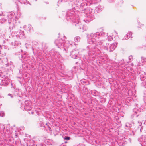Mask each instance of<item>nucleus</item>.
Wrapping results in <instances>:
<instances>
[{"mask_svg": "<svg viewBox=\"0 0 146 146\" xmlns=\"http://www.w3.org/2000/svg\"><path fill=\"white\" fill-rule=\"evenodd\" d=\"M89 39L88 40V43L92 45V47L91 46H88V47L91 49H90L89 52L88 54V55L91 54H96V55H106L104 53L105 52H104L102 49L101 50L98 49L99 46L98 45L102 44V42L101 41V40H98L93 38H88Z\"/></svg>", "mask_w": 146, "mask_h": 146, "instance_id": "f257e3e1", "label": "nucleus"}, {"mask_svg": "<svg viewBox=\"0 0 146 146\" xmlns=\"http://www.w3.org/2000/svg\"><path fill=\"white\" fill-rule=\"evenodd\" d=\"M66 19L68 22L75 23V26L78 29H80L82 27L81 22H80L78 16L75 14L73 9L67 11L66 14Z\"/></svg>", "mask_w": 146, "mask_h": 146, "instance_id": "f03ea898", "label": "nucleus"}, {"mask_svg": "<svg viewBox=\"0 0 146 146\" xmlns=\"http://www.w3.org/2000/svg\"><path fill=\"white\" fill-rule=\"evenodd\" d=\"M82 14L85 18L84 21L86 23L90 21L94 18V10L90 8L87 9L83 12Z\"/></svg>", "mask_w": 146, "mask_h": 146, "instance_id": "7ed1b4c3", "label": "nucleus"}, {"mask_svg": "<svg viewBox=\"0 0 146 146\" xmlns=\"http://www.w3.org/2000/svg\"><path fill=\"white\" fill-rule=\"evenodd\" d=\"M108 35V33L104 32L101 33L96 32L94 33H91L90 34H88L87 37L88 38H93L98 40L101 39L102 37H106Z\"/></svg>", "mask_w": 146, "mask_h": 146, "instance_id": "20e7f679", "label": "nucleus"}, {"mask_svg": "<svg viewBox=\"0 0 146 146\" xmlns=\"http://www.w3.org/2000/svg\"><path fill=\"white\" fill-rule=\"evenodd\" d=\"M12 29L13 30V32L15 34L17 37L20 38L24 36L23 32L21 30H18L17 26H13Z\"/></svg>", "mask_w": 146, "mask_h": 146, "instance_id": "39448f33", "label": "nucleus"}, {"mask_svg": "<svg viewBox=\"0 0 146 146\" xmlns=\"http://www.w3.org/2000/svg\"><path fill=\"white\" fill-rule=\"evenodd\" d=\"M117 43V42H116L110 44L109 45V44H108V48L106 47V46H104L103 47H102V48L106 52L108 51L109 50L110 52L113 51L116 47Z\"/></svg>", "mask_w": 146, "mask_h": 146, "instance_id": "423d86ee", "label": "nucleus"}, {"mask_svg": "<svg viewBox=\"0 0 146 146\" xmlns=\"http://www.w3.org/2000/svg\"><path fill=\"white\" fill-rule=\"evenodd\" d=\"M5 15V16H6V18H8V21L9 24H12L13 25L14 23H16V20L14 19L13 17V16L15 15L14 12H11L7 13V15Z\"/></svg>", "mask_w": 146, "mask_h": 146, "instance_id": "0eeeda50", "label": "nucleus"}, {"mask_svg": "<svg viewBox=\"0 0 146 146\" xmlns=\"http://www.w3.org/2000/svg\"><path fill=\"white\" fill-rule=\"evenodd\" d=\"M65 40L59 38L55 41L56 45L59 48H62L64 47V44Z\"/></svg>", "mask_w": 146, "mask_h": 146, "instance_id": "6e6552de", "label": "nucleus"}, {"mask_svg": "<svg viewBox=\"0 0 146 146\" xmlns=\"http://www.w3.org/2000/svg\"><path fill=\"white\" fill-rule=\"evenodd\" d=\"M76 44L74 42H71L69 41H65L64 44V48L65 51H66V48L67 49L69 47H71L74 45L76 46Z\"/></svg>", "mask_w": 146, "mask_h": 146, "instance_id": "1a4fd4ad", "label": "nucleus"}, {"mask_svg": "<svg viewBox=\"0 0 146 146\" xmlns=\"http://www.w3.org/2000/svg\"><path fill=\"white\" fill-rule=\"evenodd\" d=\"M32 50L34 54H39L41 51L39 48V45H37L35 46H33L32 47Z\"/></svg>", "mask_w": 146, "mask_h": 146, "instance_id": "9d476101", "label": "nucleus"}, {"mask_svg": "<svg viewBox=\"0 0 146 146\" xmlns=\"http://www.w3.org/2000/svg\"><path fill=\"white\" fill-rule=\"evenodd\" d=\"M87 8L86 3H82L80 4V9L82 14L83 13V12L87 9Z\"/></svg>", "mask_w": 146, "mask_h": 146, "instance_id": "9b49d317", "label": "nucleus"}, {"mask_svg": "<svg viewBox=\"0 0 146 146\" xmlns=\"http://www.w3.org/2000/svg\"><path fill=\"white\" fill-rule=\"evenodd\" d=\"M23 28L25 30H26L27 32H30L33 29V27L30 24H28L27 25H25L23 26Z\"/></svg>", "mask_w": 146, "mask_h": 146, "instance_id": "f8f14e48", "label": "nucleus"}, {"mask_svg": "<svg viewBox=\"0 0 146 146\" xmlns=\"http://www.w3.org/2000/svg\"><path fill=\"white\" fill-rule=\"evenodd\" d=\"M10 82V80L8 79L5 78L4 80H3L1 83V85L4 86H7L8 85Z\"/></svg>", "mask_w": 146, "mask_h": 146, "instance_id": "ddd939ff", "label": "nucleus"}, {"mask_svg": "<svg viewBox=\"0 0 146 146\" xmlns=\"http://www.w3.org/2000/svg\"><path fill=\"white\" fill-rule=\"evenodd\" d=\"M132 33L131 32H128L125 35L124 37L122 39V40H125L129 38L131 36Z\"/></svg>", "mask_w": 146, "mask_h": 146, "instance_id": "4468645a", "label": "nucleus"}, {"mask_svg": "<svg viewBox=\"0 0 146 146\" xmlns=\"http://www.w3.org/2000/svg\"><path fill=\"white\" fill-rule=\"evenodd\" d=\"M20 43L18 41H14L11 42V44L14 46H18Z\"/></svg>", "mask_w": 146, "mask_h": 146, "instance_id": "2eb2a0df", "label": "nucleus"}, {"mask_svg": "<svg viewBox=\"0 0 146 146\" xmlns=\"http://www.w3.org/2000/svg\"><path fill=\"white\" fill-rule=\"evenodd\" d=\"M28 145L29 146H36V145L34 143L33 140H31L28 143L27 145Z\"/></svg>", "mask_w": 146, "mask_h": 146, "instance_id": "dca6fc26", "label": "nucleus"}, {"mask_svg": "<svg viewBox=\"0 0 146 146\" xmlns=\"http://www.w3.org/2000/svg\"><path fill=\"white\" fill-rule=\"evenodd\" d=\"M102 8L100 5H98L96 7L95 9V11H96L97 13L100 12V11H102Z\"/></svg>", "mask_w": 146, "mask_h": 146, "instance_id": "f3484780", "label": "nucleus"}, {"mask_svg": "<svg viewBox=\"0 0 146 146\" xmlns=\"http://www.w3.org/2000/svg\"><path fill=\"white\" fill-rule=\"evenodd\" d=\"M132 125L129 123H127L125 124V129H129L132 127Z\"/></svg>", "mask_w": 146, "mask_h": 146, "instance_id": "a211bd4d", "label": "nucleus"}, {"mask_svg": "<svg viewBox=\"0 0 146 146\" xmlns=\"http://www.w3.org/2000/svg\"><path fill=\"white\" fill-rule=\"evenodd\" d=\"M138 141L141 142L140 144L142 146H146V141H141V139H138Z\"/></svg>", "mask_w": 146, "mask_h": 146, "instance_id": "6ab92c4d", "label": "nucleus"}, {"mask_svg": "<svg viewBox=\"0 0 146 146\" xmlns=\"http://www.w3.org/2000/svg\"><path fill=\"white\" fill-rule=\"evenodd\" d=\"M42 47L43 50H46L48 48V44L45 43H43L42 44Z\"/></svg>", "mask_w": 146, "mask_h": 146, "instance_id": "aec40b11", "label": "nucleus"}, {"mask_svg": "<svg viewBox=\"0 0 146 146\" xmlns=\"http://www.w3.org/2000/svg\"><path fill=\"white\" fill-rule=\"evenodd\" d=\"M24 108L25 110L28 111L30 110H31V106H24V107H21V109Z\"/></svg>", "mask_w": 146, "mask_h": 146, "instance_id": "412c9836", "label": "nucleus"}, {"mask_svg": "<svg viewBox=\"0 0 146 146\" xmlns=\"http://www.w3.org/2000/svg\"><path fill=\"white\" fill-rule=\"evenodd\" d=\"M6 17L4 18H2L0 19V23L3 24L5 23L7 21V19Z\"/></svg>", "mask_w": 146, "mask_h": 146, "instance_id": "4be33fe9", "label": "nucleus"}, {"mask_svg": "<svg viewBox=\"0 0 146 146\" xmlns=\"http://www.w3.org/2000/svg\"><path fill=\"white\" fill-rule=\"evenodd\" d=\"M80 40V38L79 36H76L74 38V40L76 42H79Z\"/></svg>", "mask_w": 146, "mask_h": 146, "instance_id": "5701e85b", "label": "nucleus"}, {"mask_svg": "<svg viewBox=\"0 0 146 146\" xmlns=\"http://www.w3.org/2000/svg\"><path fill=\"white\" fill-rule=\"evenodd\" d=\"M25 105L24 106H31V102L29 101L26 100L25 102Z\"/></svg>", "mask_w": 146, "mask_h": 146, "instance_id": "b1692460", "label": "nucleus"}, {"mask_svg": "<svg viewBox=\"0 0 146 146\" xmlns=\"http://www.w3.org/2000/svg\"><path fill=\"white\" fill-rule=\"evenodd\" d=\"M78 53V51H76L75 50H73L72 52H71V54L72 55H76Z\"/></svg>", "mask_w": 146, "mask_h": 146, "instance_id": "393cba45", "label": "nucleus"}, {"mask_svg": "<svg viewBox=\"0 0 146 146\" xmlns=\"http://www.w3.org/2000/svg\"><path fill=\"white\" fill-rule=\"evenodd\" d=\"M67 74L68 77H71L72 76L73 73L72 72H68Z\"/></svg>", "mask_w": 146, "mask_h": 146, "instance_id": "a878e982", "label": "nucleus"}, {"mask_svg": "<svg viewBox=\"0 0 146 146\" xmlns=\"http://www.w3.org/2000/svg\"><path fill=\"white\" fill-rule=\"evenodd\" d=\"M141 85L142 86H144L145 88H146V82L144 81L141 84Z\"/></svg>", "mask_w": 146, "mask_h": 146, "instance_id": "bb28decb", "label": "nucleus"}, {"mask_svg": "<svg viewBox=\"0 0 146 146\" xmlns=\"http://www.w3.org/2000/svg\"><path fill=\"white\" fill-rule=\"evenodd\" d=\"M112 66L113 67H114L115 69L117 68V67H119V65L117 64H112Z\"/></svg>", "mask_w": 146, "mask_h": 146, "instance_id": "cd10ccee", "label": "nucleus"}, {"mask_svg": "<svg viewBox=\"0 0 146 146\" xmlns=\"http://www.w3.org/2000/svg\"><path fill=\"white\" fill-rule=\"evenodd\" d=\"M5 115V113L3 111H0V116L3 117Z\"/></svg>", "mask_w": 146, "mask_h": 146, "instance_id": "c85d7f7f", "label": "nucleus"}, {"mask_svg": "<svg viewBox=\"0 0 146 146\" xmlns=\"http://www.w3.org/2000/svg\"><path fill=\"white\" fill-rule=\"evenodd\" d=\"M92 94L94 96H96L97 95V92L96 91H94L92 92Z\"/></svg>", "mask_w": 146, "mask_h": 146, "instance_id": "c756f323", "label": "nucleus"}, {"mask_svg": "<svg viewBox=\"0 0 146 146\" xmlns=\"http://www.w3.org/2000/svg\"><path fill=\"white\" fill-rule=\"evenodd\" d=\"M108 40L111 41L113 40V38L111 36H109L108 37Z\"/></svg>", "mask_w": 146, "mask_h": 146, "instance_id": "7c9ffc66", "label": "nucleus"}, {"mask_svg": "<svg viewBox=\"0 0 146 146\" xmlns=\"http://www.w3.org/2000/svg\"><path fill=\"white\" fill-rule=\"evenodd\" d=\"M140 78L141 81L143 80L145 78V76H143L141 75L140 76Z\"/></svg>", "mask_w": 146, "mask_h": 146, "instance_id": "2f4dec72", "label": "nucleus"}, {"mask_svg": "<svg viewBox=\"0 0 146 146\" xmlns=\"http://www.w3.org/2000/svg\"><path fill=\"white\" fill-rule=\"evenodd\" d=\"M68 1L69 0H59L58 3H60L61 2H65Z\"/></svg>", "mask_w": 146, "mask_h": 146, "instance_id": "473e14b6", "label": "nucleus"}, {"mask_svg": "<svg viewBox=\"0 0 146 146\" xmlns=\"http://www.w3.org/2000/svg\"><path fill=\"white\" fill-rule=\"evenodd\" d=\"M23 3H24V4H29V5H31L29 3L28 1L26 0H25L23 1Z\"/></svg>", "mask_w": 146, "mask_h": 146, "instance_id": "72a5a7b5", "label": "nucleus"}, {"mask_svg": "<svg viewBox=\"0 0 146 146\" xmlns=\"http://www.w3.org/2000/svg\"><path fill=\"white\" fill-rule=\"evenodd\" d=\"M71 57L73 58L76 59L77 58H78V55H72Z\"/></svg>", "mask_w": 146, "mask_h": 146, "instance_id": "f704fd0d", "label": "nucleus"}, {"mask_svg": "<svg viewBox=\"0 0 146 146\" xmlns=\"http://www.w3.org/2000/svg\"><path fill=\"white\" fill-rule=\"evenodd\" d=\"M4 61H6L7 62L8 60L7 58L6 57H4V58H3L2 61L3 62Z\"/></svg>", "mask_w": 146, "mask_h": 146, "instance_id": "c9c22d12", "label": "nucleus"}, {"mask_svg": "<svg viewBox=\"0 0 146 146\" xmlns=\"http://www.w3.org/2000/svg\"><path fill=\"white\" fill-rule=\"evenodd\" d=\"M17 13H17L18 16H15V17L17 19H18V18H19L20 17V16L21 15V14L20 13H19V12H18Z\"/></svg>", "mask_w": 146, "mask_h": 146, "instance_id": "e433bc0d", "label": "nucleus"}, {"mask_svg": "<svg viewBox=\"0 0 146 146\" xmlns=\"http://www.w3.org/2000/svg\"><path fill=\"white\" fill-rule=\"evenodd\" d=\"M8 96H10L11 98H13L14 97V95L12 94L9 93L8 94Z\"/></svg>", "mask_w": 146, "mask_h": 146, "instance_id": "4c0bfd02", "label": "nucleus"}, {"mask_svg": "<svg viewBox=\"0 0 146 146\" xmlns=\"http://www.w3.org/2000/svg\"><path fill=\"white\" fill-rule=\"evenodd\" d=\"M10 64H9V63H7V64H5L6 66L7 67L8 66H9V65H13L12 63L11 62V61H10ZM12 66H13V65H12Z\"/></svg>", "mask_w": 146, "mask_h": 146, "instance_id": "58836bf2", "label": "nucleus"}, {"mask_svg": "<svg viewBox=\"0 0 146 146\" xmlns=\"http://www.w3.org/2000/svg\"><path fill=\"white\" fill-rule=\"evenodd\" d=\"M15 0H14V1L15 2V3H16V5L17 6L18 2L19 3V2H20L19 0H17V1H15Z\"/></svg>", "mask_w": 146, "mask_h": 146, "instance_id": "ea45409f", "label": "nucleus"}, {"mask_svg": "<svg viewBox=\"0 0 146 146\" xmlns=\"http://www.w3.org/2000/svg\"><path fill=\"white\" fill-rule=\"evenodd\" d=\"M64 139L66 140H69L70 139V138L68 137H66L64 138Z\"/></svg>", "mask_w": 146, "mask_h": 146, "instance_id": "a19ab883", "label": "nucleus"}, {"mask_svg": "<svg viewBox=\"0 0 146 146\" xmlns=\"http://www.w3.org/2000/svg\"><path fill=\"white\" fill-rule=\"evenodd\" d=\"M3 15L4 16H5V15H3V13L2 11H0V16Z\"/></svg>", "mask_w": 146, "mask_h": 146, "instance_id": "79ce46f5", "label": "nucleus"}, {"mask_svg": "<svg viewBox=\"0 0 146 146\" xmlns=\"http://www.w3.org/2000/svg\"><path fill=\"white\" fill-rule=\"evenodd\" d=\"M119 145H124V143H123V142H120L119 144Z\"/></svg>", "mask_w": 146, "mask_h": 146, "instance_id": "37998d69", "label": "nucleus"}, {"mask_svg": "<svg viewBox=\"0 0 146 146\" xmlns=\"http://www.w3.org/2000/svg\"><path fill=\"white\" fill-rule=\"evenodd\" d=\"M25 47H26V48L27 49L29 47V45L28 44L26 43L25 44Z\"/></svg>", "mask_w": 146, "mask_h": 146, "instance_id": "c03bdc74", "label": "nucleus"}, {"mask_svg": "<svg viewBox=\"0 0 146 146\" xmlns=\"http://www.w3.org/2000/svg\"><path fill=\"white\" fill-rule=\"evenodd\" d=\"M53 55H59V54L58 52H55L53 54Z\"/></svg>", "mask_w": 146, "mask_h": 146, "instance_id": "a18cd8bd", "label": "nucleus"}, {"mask_svg": "<svg viewBox=\"0 0 146 146\" xmlns=\"http://www.w3.org/2000/svg\"><path fill=\"white\" fill-rule=\"evenodd\" d=\"M132 55H130L129 57V59L131 60V59L132 58Z\"/></svg>", "mask_w": 146, "mask_h": 146, "instance_id": "49530a36", "label": "nucleus"}, {"mask_svg": "<svg viewBox=\"0 0 146 146\" xmlns=\"http://www.w3.org/2000/svg\"><path fill=\"white\" fill-rule=\"evenodd\" d=\"M40 146H46V145H45V144L44 143H42L40 145Z\"/></svg>", "mask_w": 146, "mask_h": 146, "instance_id": "de8ad7c7", "label": "nucleus"}, {"mask_svg": "<svg viewBox=\"0 0 146 146\" xmlns=\"http://www.w3.org/2000/svg\"><path fill=\"white\" fill-rule=\"evenodd\" d=\"M127 139L129 142L131 143V139L130 138H128Z\"/></svg>", "mask_w": 146, "mask_h": 146, "instance_id": "09e8293b", "label": "nucleus"}, {"mask_svg": "<svg viewBox=\"0 0 146 146\" xmlns=\"http://www.w3.org/2000/svg\"><path fill=\"white\" fill-rule=\"evenodd\" d=\"M115 0H109V1L110 2H111L115 1Z\"/></svg>", "mask_w": 146, "mask_h": 146, "instance_id": "8fccbe9b", "label": "nucleus"}, {"mask_svg": "<svg viewBox=\"0 0 146 146\" xmlns=\"http://www.w3.org/2000/svg\"><path fill=\"white\" fill-rule=\"evenodd\" d=\"M27 54V52H25L22 55H26Z\"/></svg>", "mask_w": 146, "mask_h": 146, "instance_id": "3c124183", "label": "nucleus"}, {"mask_svg": "<svg viewBox=\"0 0 146 146\" xmlns=\"http://www.w3.org/2000/svg\"><path fill=\"white\" fill-rule=\"evenodd\" d=\"M2 55H0V60L2 59Z\"/></svg>", "mask_w": 146, "mask_h": 146, "instance_id": "603ef678", "label": "nucleus"}, {"mask_svg": "<svg viewBox=\"0 0 146 146\" xmlns=\"http://www.w3.org/2000/svg\"><path fill=\"white\" fill-rule=\"evenodd\" d=\"M48 128H49V130L50 131H51V128H50V127H48Z\"/></svg>", "mask_w": 146, "mask_h": 146, "instance_id": "864d4df0", "label": "nucleus"}, {"mask_svg": "<svg viewBox=\"0 0 146 146\" xmlns=\"http://www.w3.org/2000/svg\"><path fill=\"white\" fill-rule=\"evenodd\" d=\"M3 132L4 131V129L5 128V127H4V126H3Z\"/></svg>", "mask_w": 146, "mask_h": 146, "instance_id": "5fc2aeb1", "label": "nucleus"}, {"mask_svg": "<svg viewBox=\"0 0 146 146\" xmlns=\"http://www.w3.org/2000/svg\"><path fill=\"white\" fill-rule=\"evenodd\" d=\"M143 47H144V50L146 49V46H143Z\"/></svg>", "mask_w": 146, "mask_h": 146, "instance_id": "6e6d98bb", "label": "nucleus"}, {"mask_svg": "<svg viewBox=\"0 0 146 146\" xmlns=\"http://www.w3.org/2000/svg\"><path fill=\"white\" fill-rule=\"evenodd\" d=\"M144 100L145 102L146 103V99H145V98H144Z\"/></svg>", "mask_w": 146, "mask_h": 146, "instance_id": "4d7b16f0", "label": "nucleus"}, {"mask_svg": "<svg viewBox=\"0 0 146 146\" xmlns=\"http://www.w3.org/2000/svg\"><path fill=\"white\" fill-rule=\"evenodd\" d=\"M14 94V95H15V96H16V95H18L17 94Z\"/></svg>", "mask_w": 146, "mask_h": 146, "instance_id": "13d9d810", "label": "nucleus"}, {"mask_svg": "<svg viewBox=\"0 0 146 146\" xmlns=\"http://www.w3.org/2000/svg\"><path fill=\"white\" fill-rule=\"evenodd\" d=\"M12 26L11 25V26H9V27L10 28V29L11 28V27Z\"/></svg>", "mask_w": 146, "mask_h": 146, "instance_id": "bf43d9fd", "label": "nucleus"}, {"mask_svg": "<svg viewBox=\"0 0 146 146\" xmlns=\"http://www.w3.org/2000/svg\"><path fill=\"white\" fill-rule=\"evenodd\" d=\"M21 52H23V50H21Z\"/></svg>", "mask_w": 146, "mask_h": 146, "instance_id": "052dcab7", "label": "nucleus"}, {"mask_svg": "<svg viewBox=\"0 0 146 146\" xmlns=\"http://www.w3.org/2000/svg\"><path fill=\"white\" fill-rule=\"evenodd\" d=\"M31 113H32V114H33V112H31Z\"/></svg>", "mask_w": 146, "mask_h": 146, "instance_id": "680f3d73", "label": "nucleus"}, {"mask_svg": "<svg viewBox=\"0 0 146 146\" xmlns=\"http://www.w3.org/2000/svg\"><path fill=\"white\" fill-rule=\"evenodd\" d=\"M144 136H142V137L143 138V137Z\"/></svg>", "mask_w": 146, "mask_h": 146, "instance_id": "e2e57ef3", "label": "nucleus"}, {"mask_svg": "<svg viewBox=\"0 0 146 146\" xmlns=\"http://www.w3.org/2000/svg\"><path fill=\"white\" fill-rule=\"evenodd\" d=\"M21 57H23L22 55H21Z\"/></svg>", "mask_w": 146, "mask_h": 146, "instance_id": "0e129e2a", "label": "nucleus"}, {"mask_svg": "<svg viewBox=\"0 0 146 146\" xmlns=\"http://www.w3.org/2000/svg\"><path fill=\"white\" fill-rule=\"evenodd\" d=\"M63 146H66L65 145H63Z\"/></svg>", "mask_w": 146, "mask_h": 146, "instance_id": "69168bd1", "label": "nucleus"}, {"mask_svg": "<svg viewBox=\"0 0 146 146\" xmlns=\"http://www.w3.org/2000/svg\"><path fill=\"white\" fill-rule=\"evenodd\" d=\"M1 35H0V36Z\"/></svg>", "mask_w": 146, "mask_h": 146, "instance_id": "338daca9", "label": "nucleus"}]
</instances>
